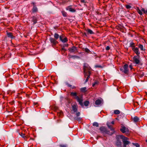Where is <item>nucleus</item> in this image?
<instances>
[{
    "mask_svg": "<svg viewBox=\"0 0 147 147\" xmlns=\"http://www.w3.org/2000/svg\"><path fill=\"white\" fill-rule=\"evenodd\" d=\"M84 71V76L86 77L87 76V77L85 83L87 82L90 78V74L91 68L87 63H84L83 68Z\"/></svg>",
    "mask_w": 147,
    "mask_h": 147,
    "instance_id": "1",
    "label": "nucleus"
},
{
    "mask_svg": "<svg viewBox=\"0 0 147 147\" xmlns=\"http://www.w3.org/2000/svg\"><path fill=\"white\" fill-rule=\"evenodd\" d=\"M119 137L120 139H122V141L123 143L124 147H126V145L130 143V142L129 141L127 140L128 139V138L122 135H120L118 136L117 137V138Z\"/></svg>",
    "mask_w": 147,
    "mask_h": 147,
    "instance_id": "2",
    "label": "nucleus"
},
{
    "mask_svg": "<svg viewBox=\"0 0 147 147\" xmlns=\"http://www.w3.org/2000/svg\"><path fill=\"white\" fill-rule=\"evenodd\" d=\"M133 62L136 64L140 63L141 59L139 55L134 56L133 58Z\"/></svg>",
    "mask_w": 147,
    "mask_h": 147,
    "instance_id": "3",
    "label": "nucleus"
},
{
    "mask_svg": "<svg viewBox=\"0 0 147 147\" xmlns=\"http://www.w3.org/2000/svg\"><path fill=\"white\" fill-rule=\"evenodd\" d=\"M136 9L137 12L140 15H142L143 13L147 15V8L145 9L143 8H142L140 9L138 7H137Z\"/></svg>",
    "mask_w": 147,
    "mask_h": 147,
    "instance_id": "4",
    "label": "nucleus"
},
{
    "mask_svg": "<svg viewBox=\"0 0 147 147\" xmlns=\"http://www.w3.org/2000/svg\"><path fill=\"white\" fill-rule=\"evenodd\" d=\"M49 40L53 46H55L58 43V42L56 41V40L53 38L51 37L50 38Z\"/></svg>",
    "mask_w": 147,
    "mask_h": 147,
    "instance_id": "5",
    "label": "nucleus"
},
{
    "mask_svg": "<svg viewBox=\"0 0 147 147\" xmlns=\"http://www.w3.org/2000/svg\"><path fill=\"white\" fill-rule=\"evenodd\" d=\"M119 135H117L116 136V138L117 139V140L116 143V146L119 147H122L121 146V141L120 140H119V138H120L119 137H118L117 138V136H118Z\"/></svg>",
    "mask_w": 147,
    "mask_h": 147,
    "instance_id": "6",
    "label": "nucleus"
},
{
    "mask_svg": "<svg viewBox=\"0 0 147 147\" xmlns=\"http://www.w3.org/2000/svg\"><path fill=\"white\" fill-rule=\"evenodd\" d=\"M76 99L81 106L83 107V98L82 97L79 98L78 96H77Z\"/></svg>",
    "mask_w": 147,
    "mask_h": 147,
    "instance_id": "7",
    "label": "nucleus"
},
{
    "mask_svg": "<svg viewBox=\"0 0 147 147\" xmlns=\"http://www.w3.org/2000/svg\"><path fill=\"white\" fill-rule=\"evenodd\" d=\"M100 131L102 133H105V134H109V131L107 130L106 128L102 126L101 127L100 129Z\"/></svg>",
    "mask_w": 147,
    "mask_h": 147,
    "instance_id": "8",
    "label": "nucleus"
},
{
    "mask_svg": "<svg viewBox=\"0 0 147 147\" xmlns=\"http://www.w3.org/2000/svg\"><path fill=\"white\" fill-rule=\"evenodd\" d=\"M133 51L137 55H139L140 52L139 51V49L137 47H133L132 48Z\"/></svg>",
    "mask_w": 147,
    "mask_h": 147,
    "instance_id": "9",
    "label": "nucleus"
},
{
    "mask_svg": "<svg viewBox=\"0 0 147 147\" xmlns=\"http://www.w3.org/2000/svg\"><path fill=\"white\" fill-rule=\"evenodd\" d=\"M128 65L127 64H125L123 66L124 70L123 72L125 74H127L128 72Z\"/></svg>",
    "mask_w": 147,
    "mask_h": 147,
    "instance_id": "10",
    "label": "nucleus"
},
{
    "mask_svg": "<svg viewBox=\"0 0 147 147\" xmlns=\"http://www.w3.org/2000/svg\"><path fill=\"white\" fill-rule=\"evenodd\" d=\"M69 51L71 53H75L77 50V48L75 46H73L69 49Z\"/></svg>",
    "mask_w": 147,
    "mask_h": 147,
    "instance_id": "11",
    "label": "nucleus"
},
{
    "mask_svg": "<svg viewBox=\"0 0 147 147\" xmlns=\"http://www.w3.org/2000/svg\"><path fill=\"white\" fill-rule=\"evenodd\" d=\"M63 36H59L60 39L64 43L67 41V40L66 38L65 37L63 39Z\"/></svg>",
    "mask_w": 147,
    "mask_h": 147,
    "instance_id": "12",
    "label": "nucleus"
},
{
    "mask_svg": "<svg viewBox=\"0 0 147 147\" xmlns=\"http://www.w3.org/2000/svg\"><path fill=\"white\" fill-rule=\"evenodd\" d=\"M66 9L67 10H69L70 12H74L76 11V10L75 9L71 8L70 6L68 7Z\"/></svg>",
    "mask_w": 147,
    "mask_h": 147,
    "instance_id": "13",
    "label": "nucleus"
},
{
    "mask_svg": "<svg viewBox=\"0 0 147 147\" xmlns=\"http://www.w3.org/2000/svg\"><path fill=\"white\" fill-rule=\"evenodd\" d=\"M80 112H78L76 113V117H75L76 120L80 121V117H78V116H80Z\"/></svg>",
    "mask_w": 147,
    "mask_h": 147,
    "instance_id": "14",
    "label": "nucleus"
},
{
    "mask_svg": "<svg viewBox=\"0 0 147 147\" xmlns=\"http://www.w3.org/2000/svg\"><path fill=\"white\" fill-rule=\"evenodd\" d=\"M72 110L74 111V113L77 112V108L76 107V106L75 105H74L72 106Z\"/></svg>",
    "mask_w": 147,
    "mask_h": 147,
    "instance_id": "15",
    "label": "nucleus"
},
{
    "mask_svg": "<svg viewBox=\"0 0 147 147\" xmlns=\"http://www.w3.org/2000/svg\"><path fill=\"white\" fill-rule=\"evenodd\" d=\"M127 130V129L125 127H123L120 129V131L123 133H125Z\"/></svg>",
    "mask_w": 147,
    "mask_h": 147,
    "instance_id": "16",
    "label": "nucleus"
},
{
    "mask_svg": "<svg viewBox=\"0 0 147 147\" xmlns=\"http://www.w3.org/2000/svg\"><path fill=\"white\" fill-rule=\"evenodd\" d=\"M102 100L100 99H98L95 101V104L97 105H99L102 103Z\"/></svg>",
    "mask_w": 147,
    "mask_h": 147,
    "instance_id": "17",
    "label": "nucleus"
},
{
    "mask_svg": "<svg viewBox=\"0 0 147 147\" xmlns=\"http://www.w3.org/2000/svg\"><path fill=\"white\" fill-rule=\"evenodd\" d=\"M107 125L108 127L112 131H113V132H114V129L111 127L110 125V122H108L107 123Z\"/></svg>",
    "mask_w": 147,
    "mask_h": 147,
    "instance_id": "18",
    "label": "nucleus"
},
{
    "mask_svg": "<svg viewBox=\"0 0 147 147\" xmlns=\"http://www.w3.org/2000/svg\"><path fill=\"white\" fill-rule=\"evenodd\" d=\"M139 119L137 116H135L133 118V120L135 123L138 122L139 121Z\"/></svg>",
    "mask_w": 147,
    "mask_h": 147,
    "instance_id": "19",
    "label": "nucleus"
},
{
    "mask_svg": "<svg viewBox=\"0 0 147 147\" xmlns=\"http://www.w3.org/2000/svg\"><path fill=\"white\" fill-rule=\"evenodd\" d=\"M32 11L33 13L36 12L38 11V9L35 5L33 6Z\"/></svg>",
    "mask_w": 147,
    "mask_h": 147,
    "instance_id": "20",
    "label": "nucleus"
},
{
    "mask_svg": "<svg viewBox=\"0 0 147 147\" xmlns=\"http://www.w3.org/2000/svg\"><path fill=\"white\" fill-rule=\"evenodd\" d=\"M70 95L73 96H74V98L76 99L77 96H77V94L76 92H71L70 93Z\"/></svg>",
    "mask_w": 147,
    "mask_h": 147,
    "instance_id": "21",
    "label": "nucleus"
},
{
    "mask_svg": "<svg viewBox=\"0 0 147 147\" xmlns=\"http://www.w3.org/2000/svg\"><path fill=\"white\" fill-rule=\"evenodd\" d=\"M87 32L89 34H93L94 32L92 31V30L90 29H87L86 30Z\"/></svg>",
    "mask_w": 147,
    "mask_h": 147,
    "instance_id": "22",
    "label": "nucleus"
},
{
    "mask_svg": "<svg viewBox=\"0 0 147 147\" xmlns=\"http://www.w3.org/2000/svg\"><path fill=\"white\" fill-rule=\"evenodd\" d=\"M54 37L55 39L57 40L59 37V35L58 34L56 33H55L54 35Z\"/></svg>",
    "mask_w": 147,
    "mask_h": 147,
    "instance_id": "23",
    "label": "nucleus"
},
{
    "mask_svg": "<svg viewBox=\"0 0 147 147\" xmlns=\"http://www.w3.org/2000/svg\"><path fill=\"white\" fill-rule=\"evenodd\" d=\"M7 35L9 37H10L11 38H12L13 35H12V33L10 32V33H8L7 34Z\"/></svg>",
    "mask_w": 147,
    "mask_h": 147,
    "instance_id": "24",
    "label": "nucleus"
},
{
    "mask_svg": "<svg viewBox=\"0 0 147 147\" xmlns=\"http://www.w3.org/2000/svg\"><path fill=\"white\" fill-rule=\"evenodd\" d=\"M32 21L33 22V24H35L37 21V20L36 18L35 17H34L32 19Z\"/></svg>",
    "mask_w": 147,
    "mask_h": 147,
    "instance_id": "25",
    "label": "nucleus"
},
{
    "mask_svg": "<svg viewBox=\"0 0 147 147\" xmlns=\"http://www.w3.org/2000/svg\"><path fill=\"white\" fill-rule=\"evenodd\" d=\"M86 87H84L81 88L80 89V90L81 91L83 92H84L86 91Z\"/></svg>",
    "mask_w": 147,
    "mask_h": 147,
    "instance_id": "26",
    "label": "nucleus"
},
{
    "mask_svg": "<svg viewBox=\"0 0 147 147\" xmlns=\"http://www.w3.org/2000/svg\"><path fill=\"white\" fill-rule=\"evenodd\" d=\"M89 102L88 101L86 100L84 102V104L85 106H88L89 104Z\"/></svg>",
    "mask_w": 147,
    "mask_h": 147,
    "instance_id": "27",
    "label": "nucleus"
},
{
    "mask_svg": "<svg viewBox=\"0 0 147 147\" xmlns=\"http://www.w3.org/2000/svg\"><path fill=\"white\" fill-rule=\"evenodd\" d=\"M139 47L141 51H144V49L143 48V46L142 45L139 44Z\"/></svg>",
    "mask_w": 147,
    "mask_h": 147,
    "instance_id": "28",
    "label": "nucleus"
},
{
    "mask_svg": "<svg viewBox=\"0 0 147 147\" xmlns=\"http://www.w3.org/2000/svg\"><path fill=\"white\" fill-rule=\"evenodd\" d=\"M114 113L115 114H118L120 113V111L118 110H116L114 111Z\"/></svg>",
    "mask_w": 147,
    "mask_h": 147,
    "instance_id": "29",
    "label": "nucleus"
},
{
    "mask_svg": "<svg viewBox=\"0 0 147 147\" xmlns=\"http://www.w3.org/2000/svg\"><path fill=\"white\" fill-rule=\"evenodd\" d=\"M61 13H62V14L63 15V16L64 17H66L67 16V13L65 12L64 11H61Z\"/></svg>",
    "mask_w": 147,
    "mask_h": 147,
    "instance_id": "30",
    "label": "nucleus"
},
{
    "mask_svg": "<svg viewBox=\"0 0 147 147\" xmlns=\"http://www.w3.org/2000/svg\"><path fill=\"white\" fill-rule=\"evenodd\" d=\"M130 47L132 48L135 47L134 46V43L133 42H131L130 44Z\"/></svg>",
    "mask_w": 147,
    "mask_h": 147,
    "instance_id": "31",
    "label": "nucleus"
},
{
    "mask_svg": "<svg viewBox=\"0 0 147 147\" xmlns=\"http://www.w3.org/2000/svg\"><path fill=\"white\" fill-rule=\"evenodd\" d=\"M93 125L94 126H95L96 127H98V123L96 122H94L93 124Z\"/></svg>",
    "mask_w": 147,
    "mask_h": 147,
    "instance_id": "32",
    "label": "nucleus"
},
{
    "mask_svg": "<svg viewBox=\"0 0 147 147\" xmlns=\"http://www.w3.org/2000/svg\"><path fill=\"white\" fill-rule=\"evenodd\" d=\"M98 82L97 81H96L94 82V83L92 84V86L94 87L95 86L97 85L98 84Z\"/></svg>",
    "mask_w": 147,
    "mask_h": 147,
    "instance_id": "33",
    "label": "nucleus"
},
{
    "mask_svg": "<svg viewBox=\"0 0 147 147\" xmlns=\"http://www.w3.org/2000/svg\"><path fill=\"white\" fill-rule=\"evenodd\" d=\"M63 114V112L62 111H60L59 112H57V115L59 116H60L61 115Z\"/></svg>",
    "mask_w": 147,
    "mask_h": 147,
    "instance_id": "34",
    "label": "nucleus"
},
{
    "mask_svg": "<svg viewBox=\"0 0 147 147\" xmlns=\"http://www.w3.org/2000/svg\"><path fill=\"white\" fill-rule=\"evenodd\" d=\"M125 6L127 9H130L131 8V6L129 5H126Z\"/></svg>",
    "mask_w": 147,
    "mask_h": 147,
    "instance_id": "35",
    "label": "nucleus"
},
{
    "mask_svg": "<svg viewBox=\"0 0 147 147\" xmlns=\"http://www.w3.org/2000/svg\"><path fill=\"white\" fill-rule=\"evenodd\" d=\"M20 136L25 139L26 138V136H25V134H23L22 133L21 134H20Z\"/></svg>",
    "mask_w": 147,
    "mask_h": 147,
    "instance_id": "36",
    "label": "nucleus"
},
{
    "mask_svg": "<svg viewBox=\"0 0 147 147\" xmlns=\"http://www.w3.org/2000/svg\"><path fill=\"white\" fill-rule=\"evenodd\" d=\"M133 144L136 147H140L139 145L137 143H133Z\"/></svg>",
    "mask_w": 147,
    "mask_h": 147,
    "instance_id": "37",
    "label": "nucleus"
},
{
    "mask_svg": "<svg viewBox=\"0 0 147 147\" xmlns=\"http://www.w3.org/2000/svg\"><path fill=\"white\" fill-rule=\"evenodd\" d=\"M110 47L109 46H107L106 48V50H109L110 49Z\"/></svg>",
    "mask_w": 147,
    "mask_h": 147,
    "instance_id": "38",
    "label": "nucleus"
},
{
    "mask_svg": "<svg viewBox=\"0 0 147 147\" xmlns=\"http://www.w3.org/2000/svg\"><path fill=\"white\" fill-rule=\"evenodd\" d=\"M85 51L88 53H89L90 51V50L87 48H86L85 49Z\"/></svg>",
    "mask_w": 147,
    "mask_h": 147,
    "instance_id": "39",
    "label": "nucleus"
},
{
    "mask_svg": "<svg viewBox=\"0 0 147 147\" xmlns=\"http://www.w3.org/2000/svg\"><path fill=\"white\" fill-rule=\"evenodd\" d=\"M60 147H66V146L65 145H60Z\"/></svg>",
    "mask_w": 147,
    "mask_h": 147,
    "instance_id": "40",
    "label": "nucleus"
},
{
    "mask_svg": "<svg viewBox=\"0 0 147 147\" xmlns=\"http://www.w3.org/2000/svg\"><path fill=\"white\" fill-rule=\"evenodd\" d=\"M109 132H108L109 134H109V135H112L113 134V133H110L109 131H108Z\"/></svg>",
    "mask_w": 147,
    "mask_h": 147,
    "instance_id": "41",
    "label": "nucleus"
},
{
    "mask_svg": "<svg viewBox=\"0 0 147 147\" xmlns=\"http://www.w3.org/2000/svg\"><path fill=\"white\" fill-rule=\"evenodd\" d=\"M67 86H68L69 87H70V88H72V86H71V85H70V84H67Z\"/></svg>",
    "mask_w": 147,
    "mask_h": 147,
    "instance_id": "42",
    "label": "nucleus"
},
{
    "mask_svg": "<svg viewBox=\"0 0 147 147\" xmlns=\"http://www.w3.org/2000/svg\"><path fill=\"white\" fill-rule=\"evenodd\" d=\"M110 124L111 123L112 124H114V121H112V122H111V123H110Z\"/></svg>",
    "mask_w": 147,
    "mask_h": 147,
    "instance_id": "43",
    "label": "nucleus"
},
{
    "mask_svg": "<svg viewBox=\"0 0 147 147\" xmlns=\"http://www.w3.org/2000/svg\"><path fill=\"white\" fill-rule=\"evenodd\" d=\"M95 67H101V66L96 65L95 66Z\"/></svg>",
    "mask_w": 147,
    "mask_h": 147,
    "instance_id": "44",
    "label": "nucleus"
},
{
    "mask_svg": "<svg viewBox=\"0 0 147 147\" xmlns=\"http://www.w3.org/2000/svg\"><path fill=\"white\" fill-rule=\"evenodd\" d=\"M129 67L131 69H132V66L131 65H129Z\"/></svg>",
    "mask_w": 147,
    "mask_h": 147,
    "instance_id": "45",
    "label": "nucleus"
},
{
    "mask_svg": "<svg viewBox=\"0 0 147 147\" xmlns=\"http://www.w3.org/2000/svg\"><path fill=\"white\" fill-rule=\"evenodd\" d=\"M81 2L82 3H85V0H81Z\"/></svg>",
    "mask_w": 147,
    "mask_h": 147,
    "instance_id": "46",
    "label": "nucleus"
},
{
    "mask_svg": "<svg viewBox=\"0 0 147 147\" xmlns=\"http://www.w3.org/2000/svg\"><path fill=\"white\" fill-rule=\"evenodd\" d=\"M73 57H74L78 58H79V57L78 56H73Z\"/></svg>",
    "mask_w": 147,
    "mask_h": 147,
    "instance_id": "47",
    "label": "nucleus"
},
{
    "mask_svg": "<svg viewBox=\"0 0 147 147\" xmlns=\"http://www.w3.org/2000/svg\"><path fill=\"white\" fill-rule=\"evenodd\" d=\"M32 4L33 5V6H34V5H35V3L34 2H33L32 3Z\"/></svg>",
    "mask_w": 147,
    "mask_h": 147,
    "instance_id": "48",
    "label": "nucleus"
},
{
    "mask_svg": "<svg viewBox=\"0 0 147 147\" xmlns=\"http://www.w3.org/2000/svg\"><path fill=\"white\" fill-rule=\"evenodd\" d=\"M71 88L73 89H74L75 88V87L74 86H73L72 87V88Z\"/></svg>",
    "mask_w": 147,
    "mask_h": 147,
    "instance_id": "49",
    "label": "nucleus"
},
{
    "mask_svg": "<svg viewBox=\"0 0 147 147\" xmlns=\"http://www.w3.org/2000/svg\"><path fill=\"white\" fill-rule=\"evenodd\" d=\"M146 142H147V140H146Z\"/></svg>",
    "mask_w": 147,
    "mask_h": 147,
    "instance_id": "50",
    "label": "nucleus"
}]
</instances>
